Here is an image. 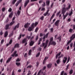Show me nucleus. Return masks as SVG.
Listing matches in <instances>:
<instances>
[{
  "label": "nucleus",
  "mask_w": 75,
  "mask_h": 75,
  "mask_svg": "<svg viewBox=\"0 0 75 75\" xmlns=\"http://www.w3.org/2000/svg\"><path fill=\"white\" fill-rule=\"evenodd\" d=\"M27 42V38H25L22 40V43L23 44L24 43Z\"/></svg>",
  "instance_id": "nucleus-15"
},
{
  "label": "nucleus",
  "mask_w": 75,
  "mask_h": 75,
  "mask_svg": "<svg viewBox=\"0 0 75 75\" xmlns=\"http://www.w3.org/2000/svg\"><path fill=\"white\" fill-rule=\"evenodd\" d=\"M12 10V9L11 8H10L8 10V12H11Z\"/></svg>",
  "instance_id": "nucleus-53"
},
{
  "label": "nucleus",
  "mask_w": 75,
  "mask_h": 75,
  "mask_svg": "<svg viewBox=\"0 0 75 75\" xmlns=\"http://www.w3.org/2000/svg\"><path fill=\"white\" fill-rule=\"evenodd\" d=\"M73 14V11H71L70 13L69 14V16H71Z\"/></svg>",
  "instance_id": "nucleus-38"
},
{
  "label": "nucleus",
  "mask_w": 75,
  "mask_h": 75,
  "mask_svg": "<svg viewBox=\"0 0 75 75\" xmlns=\"http://www.w3.org/2000/svg\"><path fill=\"white\" fill-rule=\"evenodd\" d=\"M30 25V23H27L25 24L24 25V28H28L29 26V25Z\"/></svg>",
  "instance_id": "nucleus-5"
},
{
  "label": "nucleus",
  "mask_w": 75,
  "mask_h": 75,
  "mask_svg": "<svg viewBox=\"0 0 75 75\" xmlns=\"http://www.w3.org/2000/svg\"><path fill=\"white\" fill-rule=\"evenodd\" d=\"M15 21H12V22H11L10 24H9V25L10 26H11L14 23H15Z\"/></svg>",
  "instance_id": "nucleus-24"
},
{
  "label": "nucleus",
  "mask_w": 75,
  "mask_h": 75,
  "mask_svg": "<svg viewBox=\"0 0 75 75\" xmlns=\"http://www.w3.org/2000/svg\"><path fill=\"white\" fill-rule=\"evenodd\" d=\"M49 40H47L46 41L45 43L43 42L42 43V47H44V46H45L44 47V49H45L46 48L47 46V44L49 42Z\"/></svg>",
  "instance_id": "nucleus-3"
},
{
  "label": "nucleus",
  "mask_w": 75,
  "mask_h": 75,
  "mask_svg": "<svg viewBox=\"0 0 75 75\" xmlns=\"http://www.w3.org/2000/svg\"><path fill=\"white\" fill-rule=\"evenodd\" d=\"M53 37H52L51 38H50V42H52L53 41Z\"/></svg>",
  "instance_id": "nucleus-37"
},
{
  "label": "nucleus",
  "mask_w": 75,
  "mask_h": 75,
  "mask_svg": "<svg viewBox=\"0 0 75 75\" xmlns=\"http://www.w3.org/2000/svg\"><path fill=\"white\" fill-rule=\"evenodd\" d=\"M51 32L52 33L53 32V28H52L50 29Z\"/></svg>",
  "instance_id": "nucleus-58"
},
{
  "label": "nucleus",
  "mask_w": 75,
  "mask_h": 75,
  "mask_svg": "<svg viewBox=\"0 0 75 75\" xmlns=\"http://www.w3.org/2000/svg\"><path fill=\"white\" fill-rule=\"evenodd\" d=\"M64 7L62 8V12H66L67 10H68L71 7V5L70 4L68 6V7H67L65 8L66 7V5L65 4H64L63 5Z\"/></svg>",
  "instance_id": "nucleus-1"
},
{
  "label": "nucleus",
  "mask_w": 75,
  "mask_h": 75,
  "mask_svg": "<svg viewBox=\"0 0 75 75\" xmlns=\"http://www.w3.org/2000/svg\"><path fill=\"white\" fill-rule=\"evenodd\" d=\"M42 6L43 7H45L46 6L45 3V2H43V4H42Z\"/></svg>",
  "instance_id": "nucleus-47"
},
{
  "label": "nucleus",
  "mask_w": 75,
  "mask_h": 75,
  "mask_svg": "<svg viewBox=\"0 0 75 75\" xmlns=\"http://www.w3.org/2000/svg\"><path fill=\"white\" fill-rule=\"evenodd\" d=\"M14 51V48L13 47L11 50V53H12L13 51Z\"/></svg>",
  "instance_id": "nucleus-62"
},
{
  "label": "nucleus",
  "mask_w": 75,
  "mask_h": 75,
  "mask_svg": "<svg viewBox=\"0 0 75 75\" xmlns=\"http://www.w3.org/2000/svg\"><path fill=\"white\" fill-rule=\"evenodd\" d=\"M13 34V31L12 33H11L9 35V37H11Z\"/></svg>",
  "instance_id": "nucleus-45"
},
{
  "label": "nucleus",
  "mask_w": 75,
  "mask_h": 75,
  "mask_svg": "<svg viewBox=\"0 0 75 75\" xmlns=\"http://www.w3.org/2000/svg\"><path fill=\"white\" fill-rule=\"evenodd\" d=\"M64 73V71H63L61 72V75H63Z\"/></svg>",
  "instance_id": "nucleus-56"
},
{
  "label": "nucleus",
  "mask_w": 75,
  "mask_h": 75,
  "mask_svg": "<svg viewBox=\"0 0 75 75\" xmlns=\"http://www.w3.org/2000/svg\"><path fill=\"white\" fill-rule=\"evenodd\" d=\"M38 30H39L38 28V27H37L36 28V29H35V32L36 33H37V31H38Z\"/></svg>",
  "instance_id": "nucleus-41"
},
{
  "label": "nucleus",
  "mask_w": 75,
  "mask_h": 75,
  "mask_svg": "<svg viewBox=\"0 0 75 75\" xmlns=\"http://www.w3.org/2000/svg\"><path fill=\"white\" fill-rule=\"evenodd\" d=\"M73 31V29H72L70 28L69 30V32L70 33H72Z\"/></svg>",
  "instance_id": "nucleus-32"
},
{
  "label": "nucleus",
  "mask_w": 75,
  "mask_h": 75,
  "mask_svg": "<svg viewBox=\"0 0 75 75\" xmlns=\"http://www.w3.org/2000/svg\"><path fill=\"white\" fill-rule=\"evenodd\" d=\"M46 5L47 6H49L50 4V1L47 0L46 1Z\"/></svg>",
  "instance_id": "nucleus-17"
},
{
  "label": "nucleus",
  "mask_w": 75,
  "mask_h": 75,
  "mask_svg": "<svg viewBox=\"0 0 75 75\" xmlns=\"http://www.w3.org/2000/svg\"><path fill=\"white\" fill-rule=\"evenodd\" d=\"M42 70H40L39 71V72L38 73L37 75H40V74L41 72H42V73H43V71H41Z\"/></svg>",
  "instance_id": "nucleus-35"
},
{
  "label": "nucleus",
  "mask_w": 75,
  "mask_h": 75,
  "mask_svg": "<svg viewBox=\"0 0 75 75\" xmlns=\"http://www.w3.org/2000/svg\"><path fill=\"white\" fill-rule=\"evenodd\" d=\"M16 64L17 66H19L20 65V63H16Z\"/></svg>",
  "instance_id": "nucleus-48"
},
{
  "label": "nucleus",
  "mask_w": 75,
  "mask_h": 75,
  "mask_svg": "<svg viewBox=\"0 0 75 75\" xmlns=\"http://www.w3.org/2000/svg\"><path fill=\"white\" fill-rule=\"evenodd\" d=\"M31 52H32V50H29L28 54L29 55H31Z\"/></svg>",
  "instance_id": "nucleus-28"
},
{
  "label": "nucleus",
  "mask_w": 75,
  "mask_h": 75,
  "mask_svg": "<svg viewBox=\"0 0 75 75\" xmlns=\"http://www.w3.org/2000/svg\"><path fill=\"white\" fill-rule=\"evenodd\" d=\"M13 13H11L10 15H9V17L10 18H11L13 16Z\"/></svg>",
  "instance_id": "nucleus-29"
},
{
  "label": "nucleus",
  "mask_w": 75,
  "mask_h": 75,
  "mask_svg": "<svg viewBox=\"0 0 75 75\" xmlns=\"http://www.w3.org/2000/svg\"><path fill=\"white\" fill-rule=\"evenodd\" d=\"M32 67V66H31V65H30V66H28L27 67V68H31Z\"/></svg>",
  "instance_id": "nucleus-52"
},
{
  "label": "nucleus",
  "mask_w": 75,
  "mask_h": 75,
  "mask_svg": "<svg viewBox=\"0 0 75 75\" xmlns=\"http://www.w3.org/2000/svg\"><path fill=\"white\" fill-rule=\"evenodd\" d=\"M30 2L29 0H26L25 1V3H24V8H25L26 6Z\"/></svg>",
  "instance_id": "nucleus-4"
},
{
  "label": "nucleus",
  "mask_w": 75,
  "mask_h": 75,
  "mask_svg": "<svg viewBox=\"0 0 75 75\" xmlns=\"http://www.w3.org/2000/svg\"><path fill=\"white\" fill-rule=\"evenodd\" d=\"M73 70H72V69L71 70H70V71H69V74L71 75V74L73 73Z\"/></svg>",
  "instance_id": "nucleus-34"
},
{
  "label": "nucleus",
  "mask_w": 75,
  "mask_h": 75,
  "mask_svg": "<svg viewBox=\"0 0 75 75\" xmlns=\"http://www.w3.org/2000/svg\"><path fill=\"white\" fill-rule=\"evenodd\" d=\"M38 22H36L35 23V27H36L37 25L38 24Z\"/></svg>",
  "instance_id": "nucleus-43"
},
{
  "label": "nucleus",
  "mask_w": 75,
  "mask_h": 75,
  "mask_svg": "<svg viewBox=\"0 0 75 75\" xmlns=\"http://www.w3.org/2000/svg\"><path fill=\"white\" fill-rule=\"evenodd\" d=\"M35 26V23H32L31 25V26L34 29Z\"/></svg>",
  "instance_id": "nucleus-18"
},
{
  "label": "nucleus",
  "mask_w": 75,
  "mask_h": 75,
  "mask_svg": "<svg viewBox=\"0 0 75 75\" xmlns=\"http://www.w3.org/2000/svg\"><path fill=\"white\" fill-rule=\"evenodd\" d=\"M71 21V20L70 18H69L68 19V20H67V21L68 22H70Z\"/></svg>",
  "instance_id": "nucleus-63"
},
{
  "label": "nucleus",
  "mask_w": 75,
  "mask_h": 75,
  "mask_svg": "<svg viewBox=\"0 0 75 75\" xmlns=\"http://www.w3.org/2000/svg\"><path fill=\"white\" fill-rule=\"evenodd\" d=\"M26 38L28 39V40H29V39L30 38V36H28V35H27L26 36Z\"/></svg>",
  "instance_id": "nucleus-55"
},
{
  "label": "nucleus",
  "mask_w": 75,
  "mask_h": 75,
  "mask_svg": "<svg viewBox=\"0 0 75 75\" xmlns=\"http://www.w3.org/2000/svg\"><path fill=\"white\" fill-rule=\"evenodd\" d=\"M21 35H21V34L19 36L18 38V40H20V39L21 38Z\"/></svg>",
  "instance_id": "nucleus-44"
},
{
  "label": "nucleus",
  "mask_w": 75,
  "mask_h": 75,
  "mask_svg": "<svg viewBox=\"0 0 75 75\" xmlns=\"http://www.w3.org/2000/svg\"><path fill=\"white\" fill-rule=\"evenodd\" d=\"M61 53V52H60L59 53H57L56 55V59H57L58 58V57L60 56Z\"/></svg>",
  "instance_id": "nucleus-9"
},
{
  "label": "nucleus",
  "mask_w": 75,
  "mask_h": 75,
  "mask_svg": "<svg viewBox=\"0 0 75 75\" xmlns=\"http://www.w3.org/2000/svg\"><path fill=\"white\" fill-rule=\"evenodd\" d=\"M35 35H33L32 37L30 38L31 40H32L34 38Z\"/></svg>",
  "instance_id": "nucleus-50"
},
{
  "label": "nucleus",
  "mask_w": 75,
  "mask_h": 75,
  "mask_svg": "<svg viewBox=\"0 0 75 75\" xmlns=\"http://www.w3.org/2000/svg\"><path fill=\"white\" fill-rule=\"evenodd\" d=\"M70 47H73V43H72V42L70 44Z\"/></svg>",
  "instance_id": "nucleus-60"
},
{
  "label": "nucleus",
  "mask_w": 75,
  "mask_h": 75,
  "mask_svg": "<svg viewBox=\"0 0 75 75\" xmlns=\"http://www.w3.org/2000/svg\"><path fill=\"white\" fill-rule=\"evenodd\" d=\"M44 16H42L40 17V19L42 21H43L44 20Z\"/></svg>",
  "instance_id": "nucleus-31"
},
{
  "label": "nucleus",
  "mask_w": 75,
  "mask_h": 75,
  "mask_svg": "<svg viewBox=\"0 0 75 75\" xmlns=\"http://www.w3.org/2000/svg\"><path fill=\"white\" fill-rule=\"evenodd\" d=\"M56 38L57 40H59V42H60L61 40L62 37L61 36H60L59 37L57 38Z\"/></svg>",
  "instance_id": "nucleus-21"
},
{
  "label": "nucleus",
  "mask_w": 75,
  "mask_h": 75,
  "mask_svg": "<svg viewBox=\"0 0 75 75\" xmlns=\"http://www.w3.org/2000/svg\"><path fill=\"white\" fill-rule=\"evenodd\" d=\"M61 62V61H60V59H58L57 61V64H59V63Z\"/></svg>",
  "instance_id": "nucleus-26"
},
{
  "label": "nucleus",
  "mask_w": 75,
  "mask_h": 75,
  "mask_svg": "<svg viewBox=\"0 0 75 75\" xmlns=\"http://www.w3.org/2000/svg\"><path fill=\"white\" fill-rule=\"evenodd\" d=\"M52 65V64H48L47 66V67L48 68H50L51 67Z\"/></svg>",
  "instance_id": "nucleus-20"
},
{
  "label": "nucleus",
  "mask_w": 75,
  "mask_h": 75,
  "mask_svg": "<svg viewBox=\"0 0 75 75\" xmlns=\"http://www.w3.org/2000/svg\"><path fill=\"white\" fill-rule=\"evenodd\" d=\"M3 34V32L2 30H1L0 32V35H2Z\"/></svg>",
  "instance_id": "nucleus-49"
},
{
  "label": "nucleus",
  "mask_w": 75,
  "mask_h": 75,
  "mask_svg": "<svg viewBox=\"0 0 75 75\" xmlns=\"http://www.w3.org/2000/svg\"><path fill=\"white\" fill-rule=\"evenodd\" d=\"M49 33L48 32V33H47V34H46V35L45 36V37H46V38H47L48 37V35Z\"/></svg>",
  "instance_id": "nucleus-54"
},
{
  "label": "nucleus",
  "mask_w": 75,
  "mask_h": 75,
  "mask_svg": "<svg viewBox=\"0 0 75 75\" xmlns=\"http://www.w3.org/2000/svg\"><path fill=\"white\" fill-rule=\"evenodd\" d=\"M19 23H18L17 25H16L15 27L14 28H13V30H16V28L17 27V28H19Z\"/></svg>",
  "instance_id": "nucleus-13"
},
{
  "label": "nucleus",
  "mask_w": 75,
  "mask_h": 75,
  "mask_svg": "<svg viewBox=\"0 0 75 75\" xmlns=\"http://www.w3.org/2000/svg\"><path fill=\"white\" fill-rule=\"evenodd\" d=\"M69 64H67V68L66 69V70H67L69 68Z\"/></svg>",
  "instance_id": "nucleus-40"
},
{
  "label": "nucleus",
  "mask_w": 75,
  "mask_h": 75,
  "mask_svg": "<svg viewBox=\"0 0 75 75\" xmlns=\"http://www.w3.org/2000/svg\"><path fill=\"white\" fill-rule=\"evenodd\" d=\"M33 29H34V28H33L31 27H30L28 29V30L29 31H31Z\"/></svg>",
  "instance_id": "nucleus-22"
},
{
  "label": "nucleus",
  "mask_w": 75,
  "mask_h": 75,
  "mask_svg": "<svg viewBox=\"0 0 75 75\" xmlns=\"http://www.w3.org/2000/svg\"><path fill=\"white\" fill-rule=\"evenodd\" d=\"M75 38V34H74L72 35L70 38V40L67 42V45H69V44L71 42L72 40Z\"/></svg>",
  "instance_id": "nucleus-2"
},
{
  "label": "nucleus",
  "mask_w": 75,
  "mask_h": 75,
  "mask_svg": "<svg viewBox=\"0 0 75 75\" xmlns=\"http://www.w3.org/2000/svg\"><path fill=\"white\" fill-rule=\"evenodd\" d=\"M39 64V63L38 62H36L37 65H36V67H38V66Z\"/></svg>",
  "instance_id": "nucleus-51"
},
{
  "label": "nucleus",
  "mask_w": 75,
  "mask_h": 75,
  "mask_svg": "<svg viewBox=\"0 0 75 75\" xmlns=\"http://www.w3.org/2000/svg\"><path fill=\"white\" fill-rule=\"evenodd\" d=\"M21 13V11H20L18 10L17 12V14L18 16H19L20 15V13Z\"/></svg>",
  "instance_id": "nucleus-27"
},
{
  "label": "nucleus",
  "mask_w": 75,
  "mask_h": 75,
  "mask_svg": "<svg viewBox=\"0 0 75 75\" xmlns=\"http://www.w3.org/2000/svg\"><path fill=\"white\" fill-rule=\"evenodd\" d=\"M61 13V11H59V12H58V13H57V14H56V16H59V14L60 13Z\"/></svg>",
  "instance_id": "nucleus-39"
},
{
  "label": "nucleus",
  "mask_w": 75,
  "mask_h": 75,
  "mask_svg": "<svg viewBox=\"0 0 75 75\" xmlns=\"http://www.w3.org/2000/svg\"><path fill=\"white\" fill-rule=\"evenodd\" d=\"M12 59V57H11L9 58H8V60L6 61V63H7L10 62L11 61Z\"/></svg>",
  "instance_id": "nucleus-8"
},
{
  "label": "nucleus",
  "mask_w": 75,
  "mask_h": 75,
  "mask_svg": "<svg viewBox=\"0 0 75 75\" xmlns=\"http://www.w3.org/2000/svg\"><path fill=\"white\" fill-rule=\"evenodd\" d=\"M38 37H39V35H36L35 37V40L36 41H37V40H38Z\"/></svg>",
  "instance_id": "nucleus-30"
},
{
  "label": "nucleus",
  "mask_w": 75,
  "mask_h": 75,
  "mask_svg": "<svg viewBox=\"0 0 75 75\" xmlns=\"http://www.w3.org/2000/svg\"><path fill=\"white\" fill-rule=\"evenodd\" d=\"M34 43L35 42L34 41H31L30 43V46H33Z\"/></svg>",
  "instance_id": "nucleus-11"
},
{
  "label": "nucleus",
  "mask_w": 75,
  "mask_h": 75,
  "mask_svg": "<svg viewBox=\"0 0 75 75\" xmlns=\"http://www.w3.org/2000/svg\"><path fill=\"white\" fill-rule=\"evenodd\" d=\"M20 61V60L19 59V58H17V59L16 60V62H18Z\"/></svg>",
  "instance_id": "nucleus-59"
},
{
  "label": "nucleus",
  "mask_w": 75,
  "mask_h": 75,
  "mask_svg": "<svg viewBox=\"0 0 75 75\" xmlns=\"http://www.w3.org/2000/svg\"><path fill=\"white\" fill-rule=\"evenodd\" d=\"M9 24L6 25V28H5L6 30H8L9 28Z\"/></svg>",
  "instance_id": "nucleus-25"
},
{
  "label": "nucleus",
  "mask_w": 75,
  "mask_h": 75,
  "mask_svg": "<svg viewBox=\"0 0 75 75\" xmlns=\"http://www.w3.org/2000/svg\"><path fill=\"white\" fill-rule=\"evenodd\" d=\"M12 39H11V40H10L9 42V45H11L12 44Z\"/></svg>",
  "instance_id": "nucleus-42"
},
{
  "label": "nucleus",
  "mask_w": 75,
  "mask_h": 75,
  "mask_svg": "<svg viewBox=\"0 0 75 75\" xmlns=\"http://www.w3.org/2000/svg\"><path fill=\"white\" fill-rule=\"evenodd\" d=\"M6 10V8H2V10L3 12H4Z\"/></svg>",
  "instance_id": "nucleus-46"
},
{
  "label": "nucleus",
  "mask_w": 75,
  "mask_h": 75,
  "mask_svg": "<svg viewBox=\"0 0 75 75\" xmlns=\"http://www.w3.org/2000/svg\"><path fill=\"white\" fill-rule=\"evenodd\" d=\"M59 22H60V20H58L55 23V25L56 26L58 27Z\"/></svg>",
  "instance_id": "nucleus-6"
},
{
  "label": "nucleus",
  "mask_w": 75,
  "mask_h": 75,
  "mask_svg": "<svg viewBox=\"0 0 75 75\" xmlns=\"http://www.w3.org/2000/svg\"><path fill=\"white\" fill-rule=\"evenodd\" d=\"M51 45H53L54 46H55L56 44V43L55 42L53 41L52 42H51Z\"/></svg>",
  "instance_id": "nucleus-19"
},
{
  "label": "nucleus",
  "mask_w": 75,
  "mask_h": 75,
  "mask_svg": "<svg viewBox=\"0 0 75 75\" xmlns=\"http://www.w3.org/2000/svg\"><path fill=\"white\" fill-rule=\"evenodd\" d=\"M40 52H38V53L36 55V57H39V55H40Z\"/></svg>",
  "instance_id": "nucleus-36"
},
{
  "label": "nucleus",
  "mask_w": 75,
  "mask_h": 75,
  "mask_svg": "<svg viewBox=\"0 0 75 75\" xmlns=\"http://www.w3.org/2000/svg\"><path fill=\"white\" fill-rule=\"evenodd\" d=\"M55 16L54 13L52 16V17H51L50 19V22H51L52 20L53 19V18Z\"/></svg>",
  "instance_id": "nucleus-16"
},
{
  "label": "nucleus",
  "mask_w": 75,
  "mask_h": 75,
  "mask_svg": "<svg viewBox=\"0 0 75 75\" xmlns=\"http://www.w3.org/2000/svg\"><path fill=\"white\" fill-rule=\"evenodd\" d=\"M17 1V0H13L12 1V4H14Z\"/></svg>",
  "instance_id": "nucleus-33"
},
{
  "label": "nucleus",
  "mask_w": 75,
  "mask_h": 75,
  "mask_svg": "<svg viewBox=\"0 0 75 75\" xmlns=\"http://www.w3.org/2000/svg\"><path fill=\"white\" fill-rule=\"evenodd\" d=\"M19 46V44L18 43H16L15 44L14 47L16 48V47H18Z\"/></svg>",
  "instance_id": "nucleus-23"
},
{
  "label": "nucleus",
  "mask_w": 75,
  "mask_h": 75,
  "mask_svg": "<svg viewBox=\"0 0 75 75\" xmlns=\"http://www.w3.org/2000/svg\"><path fill=\"white\" fill-rule=\"evenodd\" d=\"M66 12V11L62 12V13L63 14V16L64 17V18H63V20H64L67 17L65 15H64V14L65 13V12Z\"/></svg>",
  "instance_id": "nucleus-7"
},
{
  "label": "nucleus",
  "mask_w": 75,
  "mask_h": 75,
  "mask_svg": "<svg viewBox=\"0 0 75 75\" xmlns=\"http://www.w3.org/2000/svg\"><path fill=\"white\" fill-rule=\"evenodd\" d=\"M67 58L66 57H64L63 60V62L64 63H65L66 62H67Z\"/></svg>",
  "instance_id": "nucleus-10"
},
{
  "label": "nucleus",
  "mask_w": 75,
  "mask_h": 75,
  "mask_svg": "<svg viewBox=\"0 0 75 75\" xmlns=\"http://www.w3.org/2000/svg\"><path fill=\"white\" fill-rule=\"evenodd\" d=\"M50 11V10L49 9H48V10H47V12H46V13H44V16H46L47 15V14H48V13H49V12Z\"/></svg>",
  "instance_id": "nucleus-12"
},
{
  "label": "nucleus",
  "mask_w": 75,
  "mask_h": 75,
  "mask_svg": "<svg viewBox=\"0 0 75 75\" xmlns=\"http://www.w3.org/2000/svg\"><path fill=\"white\" fill-rule=\"evenodd\" d=\"M73 30H75V25H73Z\"/></svg>",
  "instance_id": "nucleus-64"
},
{
  "label": "nucleus",
  "mask_w": 75,
  "mask_h": 75,
  "mask_svg": "<svg viewBox=\"0 0 75 75\" xmlns=\"http://www.w3.org/2000/svg\"><path fill=\"white\" fill-rule=\"evenodd\" d=\"M28 74H29V75L31 74V72L30 70H29V71H28Z\"/></svg>",
  "instance_id": "nucleus-61"
},
{
  "label": "nucleus",
  "mask_w": 75,
  "mask_h": 75,
  "mask_svg": "<svg viewBox=\"0 0 75 75\" xmlns=\"http://www.w3.org/2000/svg\"><path fill=\"white\" fill-rule=\"evenodd\" d=\"M8 32L7 31L5 32L4 33V37L5 38H6L7 36L8 35Z\"/></svg>",
  "instance_id": "nucleus-14"
},
{
  "label": "nucleus",
  "mask_w": 75,
  "mask_h": 75,
  "mask_svg": "<svg viewBox=\"0 0 75 75\" xmlns=\"http://www.w3.org/2000/svg\"><path fill=\"white\" fill-rule=\"evenodd\" d=\"M4 40L3 39L1 41V44H3V43L4 42Z\"/></svg>",
  "instance_id": "nucleus-57"
}]
</instances>
